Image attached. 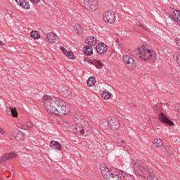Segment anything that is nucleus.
Returning <instances> with one entry per match:
<instances>
[{"label": "nucleus", "mask_w": 180, "mask_h": 180, "mask_svg": "<svg viewBox=\"0 0 180 180\" xmlns=\"http://www.w3.org/2000/svg\"><path fill=\"white\" fill-rule=\"evenodd\" d=\"M70 113V108L61 98H58V110H56V116H65Z\"/></svg>", "instance_id": "nucleus-5"}, {"label": "nucleus", "mask_w": 180, "mask_h": 180, "mask_svg": "<svg viewBox=\"0 0 180 180\" xmlns=\"http://www.w3.org/2000/svg\"><path fill=\"white\" fill-rule=\"evenodd\" d=\"M112 96V94L109 93L108 91H103L101 93V98L103 99H109Z\"/></svg>", "instance_id": "nucleus-26"}, {"label": "nucleus", "mask_w": 180, "mask_h": 180, "mask_svg": "<svg viewBox=\"0 0 180 180\" xmlns=\"http://www.w3.org/2000/svg\"><path fill=\"white\" fill-rule=\"evenodd\" d=\"M7 155L8 156V160H11V158H16V157H18V154L15 152L9 153Z\"/></svg>", "instance_id": "nucleus-36"}, {"label": "nucleus", "mask_w": 180, "mask_h": 180, "mask_svg": "<svg viewBox=\"0 0 180 180\" xmlns=\"http://www.w3.org/2000/svg\"><path fill=\"white\" fill-rule=\"evenodd\" d=\"M144 174H148L149 176H155V171L151 168H147L146 165L143 170H142V176H143Z\"/></svg>", "instance_id": "nucleus-15"}, {"label": "nucleus", "mask_w": 180, "mask_h": 180, "mask_svg": "<svg viewBox=\"0 0 180 180\" xmlns=\"http://www.w3.org/2000/svg\"><path fill=\"white\" fill-rule=\"evenodd\" d=\"M119 136H120V134L117 131H115L114 132L113 134V136L115 138V139H117V137H119Z\"/></svg>", "instance_id": "nucleus-44"}, {"label": "nucleus", "mask_w": 180, "mask_h": 180, "mask_svg": "<svg viewBox=\"0 0 180 180\" xmlns=\"http://www.w3.org/2000/svg\"><path fill=\"white\" fill-rule=\"evenodd\" d=\"M175 110H176V112H178V115L180 114V105H178L177 107H175Z\"/></svg>", "instance_id": "nucleus-45"}, {"label": "nucleus", "mask_w": 180, "mask_h": 180, "mask_svg": "<svg viewBox=\"0 0 180 180\" xmlns=\"http://www.w3.org/2000/svg\"><path fill=\"white\" fill-rule=\"evenodd\" d=\"M17 127H18V129H21L22 130H25V124H22V123H18Z\"/></svg>", "instance_id": "nucleus-38"}, {"label": "nucleus", "mask_w": 180, "mask_h": 180, "mask_svg": "<svg viewBox=\"0 0 180 180\" xmlns=\"http://www.w3.org/2000/svg\"><path fill=\"white\" fill-rule=\"evenodd\" d=\"M165 148L166 150V153H167L169 155H172V154H174V149L172 148V147L166 146L165 147Z\"/></svg>", "instance_id": "nucleus-32"}, {"label": "nucleus", "mask_w": 180, "mask_h": 180, "mask_svg": "<svg viewBox=\"0 0 180 180\" xmlns=\"http://www.w3.org/2000/svg\"><path fill=\"white\" fill-rule=\"evenodd\" d=\"M135 53H138L139 56V58L141 60H143V61H151V63H155L157 61V53L155 51L150 49H143L140 50V48H138Z\"/></svg>", "instance_id": "nucleus-2"}, {"label": "nucleus", "mask_w": 180, "mask_h": 180, "mask_svg": "<svg viewBox=\"0 0 180 180\" xmlns=\"http://www.w3.org/2000/svg\"><path fill=\"white\" fill-rule=\"evenodd\" d=\"M46 40H48L49 43H56V41H57V39L56 38H53L52 39L49 38Z\"/></svg>", "instance_id": "nucleus-41"}, {"label": "nucleus", "mask_w": 180, "mask_h": 180, "mask_svg": "<svg viewBox=\"0 0 180 180\" xmlns=\"http://www.w3.org/2000/svg\"><path fill=\"white\" fill-rule=\"evenodd\" d=\"M138 26H140V27H142V29H147V27H144L141 23L139 22Z\"/></svg>", "instance_id": "nucleus-48"}, {"label": "nucleus", "mask_w": 180, "mask_h": 180, "mask_svg": "<svg viewBox=\"0 0 180 180\" xmlns=\"http://www.w3.org/2000/svg\"><path fill=\"white\" fill-rule=\"evenodd\" d=\"M33 127V123L30 121L27 122L26 125H24L25 130H29Z\"/></svg>", "instance_id": "nucleus-33"}, {"label": "nucleus", "mask_w": 180, "mask_h": 180, "mask_svg": "<svg viewBox=\"0 0 180 180\" xmlns=\"http://www.w3.org/2000/svg\"><path fill=\"white\" fill-rule=\"evenodd\" d=\"M169 19L174 20L177 26H180V11L174 10L172 15H169Z\"/></svg>", "instance_id": "nucleus-12"}, {"label": "nucleus", "mask_w": 180, "mask_h": 180, "mask_svg": "<svg viewBox=\"0 0 180 180\" xmlns=\"http://www.w3.org/2000/svg\"><path fill=\"white\" fill-rule=\"evenodd\" d=\"M90 63L92 65H95V67H96L98 69H101L102 68V67H103V63H102V62H101L100 60H93L90 61Z\"/></svg>", "instance_id": "nucleus-22"}, {"label": "nucleus", "mask_w": 180, "mask_h": 180, "mask_svg": "<svg viewBox=\"0 0 180 180\" xmlns=\"http://www.w3.org/2000/svg\"><path fill=\"white\" fill-rule=\"evenodd\" d=\"M148 180H158V177L153 176H148Z\"/></svg>", "instance_id": "nucleus-42"}, {"label": "nucleus", "mask_w": 180, "mask_h": 180, "mask_svg": "<svg viewBox=\"0 0 180 180\" xmlns=\"http://www.w3.org/2000/svg\"><path fill=\"white\" fill-rule=\"evenodd\" d=\"M122 176L124 180H135L131 174H125L124 175L122 174Z\"/></svg>", "instance_id": "nucleus-34"}, {"label": "nucleus", "mask_w": 180, "mask_h": 180, "mask_svg": "<svg viewBox=\"0 0 180 180\" xmlns=\"http://www.w3.org/2000/svg\"><path fill=\"white\" fill-rule=\"evenodd\" d=\"M0 134H5V131L4 130V128L0 127Z\"/></svg>", "instance_id": "nucleus-47"}, {"label": "nucleus", "mask_w": 180, "mask_h": 180, "mask_svg": "<svg viewBox=\"0 0 180 180\" xmlns=\"http://www.w3.org/2000/svg\"><path fill=\"white\" fill-rule=\"evenodd\" d=\"M131 165L140 176H143V170H144L146 167V163H143V161L140 160H134L131 161Z\"/></svg>", "instance_id": "nucleus-6"}, {"label": "nucleus", "mask_w": 180, "mask_h": 180, "mask_svg": "<svg viewBox=\"0 0 180 180\" xmlns=\"http://www.w3.org/2000/svg\"><path fill=\"white\" fill-rule=\"evenodd\" d=\"M100 127L103 129V130H106L108 127H109V118L107 120H103L100 122Z\"/></svg>", "instance_id": "nucleus-21"}, {"label": "nucleus", "mask_w": 180, "mask_h": 180, "mask_svg": "<svg viewBox=\"0 0 180 180\" xmlns=\"http://www.w3.org/2000/svg\"><path fill=\"white\" fill-rule=\"evenodd\" d=\"M32 4H39L40 0H30Z\"/></svg>", "instance_id": "nucleus-46"}, {"label": "nucleus", "mask_w": 180, "mask_h": 180, "mask_svg": "<svg viewBox=\"0 0 180 180\" xmlns=\"http://www.w3.org/2000/svg\"><path fill=\"white\" fill-rule=\"evenodd\" d=\"M153 144L155 145V147H161L162 146V140L161 139H154Z\"/></svg>", "instance_id": "nucleus-28"}, {"label": "nucleus", "mask_w": 180, "mask_h": 180, "mask_svg": "<svg viewBox=\"0 0 180 180\" xmlns=\"http://www.w3.org/2000/svg\"><path fill=\"white\" fill-rule=\"evenodd\" d=\"M9 139H10L11 141H15V140H16V136H15L13 135H11L9 136Z\"/></svg>", "instance_id": "nucleus-43"}, {"label": "nucleus", "mask_w": 180, "mask_h": 180, "mask_svg": "<svg viewBox=\"0 0 180 180\" xmlns=\"http://www.w3.org/2000/svg\"><path fill=\"white\" fill-rule=\"evenodd\" d=\"M50 37H53V39H56V37H57V35L54 32L47 33L46 35V39H50Z\"/></svg>", "instance_id": "nucleus-35"}, {"label": "nucleus", "mask_w": 180, "mask_h": 180, "mask_svg": "<svg viewBox=\"0 0 180 180\" xmlns=\"http://www.w3.org/2000/svg\"><path fill=\"white\" fill-rule=\"evenodd\" d=\"M155 108H157V105H155V106H154V109H155Z\"/></svg>", "instance_id": "nucleus-51"}, {"label": "nucleus", "mask_w": 180, "mask_h": 180, "mask_svg": "<svg viewBox=\"0 0 180 180\" xmlns=\"http://www.w3.org/2000/svg\"><path fill=\"white\" fill-rule=\"evenodd\" d=\"M159 120L164 123L165 124H167V126H174V122H172L168 117L166 116L164 112H160L159 114Z\"/></svg>", "instance_id": "nucleus-11"}, {"label": "nucleus", "mask_w": 180, "mask_h": 180, "mask_svg": "<svg viewBox=\"0 0 180 180\" xmlns=\"http://www.w3.org/2000/svg\"><path fill=\"white\" fill-rule=\"evenodd\" d=\"M9 160V156L8 154H4L2 156L0 157V164H4L6 161H8Z\"/></svg>", "instance_id": "nucleus-30"}, {"label": "nucleus", "mask_w": 180, "mask_h": 180, "mask_svg": "<svg viewBox=\"0 0 180 180\" xmlns=\"http://www.w3.org/2000/svg\"><path fill=\"white\" fill-rule=\"evenodd\" d=\"M15 2L24 9H30V5L29 4V1L26 0H15Z\"/></svg>", "instance_id": "nucleus-16"}, {"label": "nucleus", "mask_w": 180, "mask_h": 180, "mask_svg": "<svg viewBox=\"0 0 180 180\" xmlns=\"http://www.w3.org/2000/svg\"><path fill=\"white\" fill-rule=\"evenodd\" d=\"M92 47L91 45H86L83 48L84 53L86 56H92L94 53L92 52Z\"/></svg>", "instance_id": "nucleus-20"}, {"label": "nucleus", "mask_w": 180, "mask_h": 180, "mask_svg": "<svg viewBox=\"0 0 180 180\" xmlns=\"http://www.w3.org/2000/svg\"><path fill=\"white\" fill-rule=\"evenodd\" d=\"M86 43L88 44V46H91L94 47V46H96V39L95 38V37H88L86 39Z\"/></svg>", "instance_id": "nucleus-18"}, {"label": "nucleus", "mask_w": 180, "mask_h": 180, "mask_svg": "<svg viewBox=\"0 0 180 180\" xmlns=\"http://www.w3.org/2000/svg\"><path fill=\"white\" fill-rule=\"evenodd\" d=\"M75 31L76 32L77 34H82L84 33V28L80 25H76Z\"/></svg>", "instance_id": "nucleus-25"}, {"label": "nucleus", "mask_w": 180, "mask_h": 180, "mask_svg": "<svg viewBox=\"0 0 180 180\" xmlns=\"http://www.w3.org/2000/svg\"><path fill=\"white\" fill-rule=\"evenodd\" d=\"M7 115L13 116V117H18V110H16V108H12L9 107L6 110Z\"/></svg>", "instance_id": "nucleus-17"}, {"label": "nucleus", "mask_w": 180, "mask_h": 180, "mask_svg": "<svg viewBox=\"0 0 180 180\" xmlns=\"http://www.w3.org/2000/svg\"><path fill=\"white\" fill-rule=\"evenodd\" d=\"M23 136H25L23 132L19 131L15 136V140H17V141H20L23 140V139H25Z\"/></svg>", "instance_id": "nucleus-27"}, {"label": "nucleus", "mask_w": 180, "mask_h": 180, "mask_svg": "<svg viewBox=\"0 0 180 180\" xmlns=\"http://www.w3.org/2000/svg\"><path fill=\"white\" fill-rule=\"evenodd\" d=\"M117 144L120 147H124V146L126 145V142L123 140L118 139L117 141Z\"/></svg>", "instance_id": "nucleus-37"}, {"label": "nucleus", "mask_w": 180, "mask_h": 180, "mask_svg": "<svg viewBox=\"0 0 180 180\" xmlns=\"http://www.w3.org/2000/svg\"><path fill=\"white\" fill-rule=\"evenodd\" d=\"M96 49L98 54H105V53L108 51V45L101 42V44H98V45L96 46Z\"/></svg>", "instance_id": "nucleus-13"}, {"label": "nucleus", "mask_w": 180, "mask_h": 180, "mask_svg": "<svg viewBox=\"0 0 180 180\" xmlns=\"http://www.w3.org/2000/svg\"><path fill=\"white\" fill-rule=\"evenodd\" d=\"M74 120L75 124H77V127H79L84 131H86V133H87V135L91 134V131H92V126L89 122V119L82 115V113L79 112H76L74 115Z\"/></svg>", "instance_id": "nucleus-1"}, {"label": "nucleus", "mask_w": 180, "mask_h": 180, "mask_svg": "<svg viewBox=\"0 0 180 180\" xmlns=\"http://www.w3.org/2000/svg\"><path fill=\"white\" fill-rule=\"evenodd\" d=\"M0 46H5V44H4L2 41H0Z\"/></svg>", "instance_id": "nucleus-49"}, {"label": "nucleus", "mask_w": 180, "mask_h": 180, "mask_svg": "<svg viewBox=\"0 0 180 180\" xmlns=\"http://www.w3.org/2000/svg\"><path fill=\"white\" fill-rule=\"evenodd\" d=\"M103 20L106 22V23H115V20H116V17L115 16V12L112 11H106L103 13Z\"/></svg>", "instance_id": "nucleus-8"}, {"label": "nucleus", "mask_w": 180, "mask_h": 180, "mask_svg": "<svg viewBox=\"0 0 180 180\" xmlns=\"http://www.w3.org/2000/svg\"><path fill=\"white\" fill-rule=\"evenodd\" d=\"M95 82H96V79L94 77H91L86 81L87 86H94L95 85Z\"/></svg>", "instance_id": "nucleus-24"}, {"label": "nucleus", "mask_w": 180, "mask_h": 180, "mask_svg": "<svg viewBox=\"0 0 180 180\" xmlns=\"http://www.w3.org/2000/svg\"><path fill=\"white\" fill-rule=\"evenodd\" d=\"M49 39H51V40H53V39H54V37H49Z\"/></svg>", "instance_id": "nucleus-50"}, {"label": "nucleus", "mask_w": 180, "mask_h": 180, "mask_svg": "<svg viewBox=\"0 0 180 180\" xmlns=\"http://www.w3.org/2000/svg\"><path fill=\"white\" fill-rule=\"evenodd\" d=\"M60 49L61 50V51H63V53L65 55L68 51H67V49H65V48H64V46H60Z\"/></svg>", "instance_id": "nucleus-40"}, {"label": "nucleus", "mask_w": 180, "mask_h": 180, "mask_svg": "<svg viewBox=\"0 0 180 180\" xmlns=\"http://www.w3.org/2000/svg\"><path fill=\"white\" fill-rule=\"evenodd\" d=\"M123 61L127 64V68H136L137 63L134 61V59L129 55H124L123 56Z\"/></svg>", "instance_id": "nucleus-9"}, {"label": "nucleus", "mask_w": 180, "mask_h": 180, "mask_svg": "<svg viewBox=\"0 0 180 180\" xmlns=\"http://www.w3.org/2000/svg\"><path fill=\"white\" fill-rule=\"evenodd\" d=\"M64 127H65V129H67V130L71 133H77L78 134H84L85 136H88V133L84 131V130L81 128V127H78L77 124H74L71 122H66L64 124Z\"/></svg>", "instance_id": "nucleus-4"}, {"label": "nucleus", "mask_w": 180, "mask_h": 180, "mask_svg": "<svg viewBox=\"0 0 180 180\" xmlns=\"http://www.w3.org/2000/svg\"><path fill=\"white\" fill-rule=\"evenodd\" d=\"M49 146L52 150H61V144L56 141H51Z\"/></svg>", "instance_id": "nucleus-19"}, {"label": "nucleus", "mask_w": 180, "mask_h": 180, "mask_svg": "<svg viewBox=\"0 0 180 180\" xmlns=\"http://www.w3.org/2000/svg\"><path fill=\"white\" fill-rule=\"evenodd\" d=\"M51 98H53V97H50V96L45 95L43 96V100L46 101V102H48V101H50V99H51Z\"/></svg>", "instance_id": "nucleus-39"}, {"label": "nucleus", "mask_w": 180, "mask_h": 180, "mask_svg": "<svg viewBox=\"0 0 180 180\" xmlns=\"http://www.w3.org/2000/svg\"><path fill=\"white\" fill-rule=\"evenodd\" d=\"M30 37H32V39H34V40H39V39H40L41 37V35L37 31H32L30 32Z\"/></svg>", "instance_id": "nucleus-23"}, {"label": "nucleus", "mask_w": 180, "mask_h": 180, "mask_svg": "<svg viewBox=\"0 0 180 180\" xmlns=\"http://www.w3.org/2000/svg\"><path fill=\"white\" fill-rule=\"evenodd\" d=\"M84 5L85 9L94 12L98 8V0H84Z\"/></svg>", "instance_id": "nucleus-7"}, {"label": "nucleus", "mask_w": 180, "mask_h": 180, "mask_svg": "<svg viewBox=\"0 0 180 180\" xmlns=\"http://www.w3.org/2000/svg\"><path fill=\"white\" fill-rule=\"evenodd\" d=\"M109 122V127H110L111 130H117L119 127H120V123L119 122V120L115 117H110L108 118Z\"/></svg>", "instance_id": "nucleus-10"}, {"label": "nucleus", "mask_w": 180, "mask_h": 180, "mask_svg": "<svg viewBox=\"0 0 180 180\" xmlns=\"http://www.w3.org/2000/svg\"><path fill=\"white\" fill-rule=\"evenodd\" d=\"M58 99L59 98L52 97L48 101L45 102V110H46V112H48L49 113H53V115H57Z\"/></svg>", "instance_id": "nucleus-3"}, {"label": "nucleus", "mask_w": 180, "mask_h": 180, "mask_svg": "<svg viewBox=\"0 0 180 180\" xmlns=\"http://www.w3.org/2000/svg\"><path fill=\"white\" fill-rule=\"evenodd\" d=\"M60 95L63 96V98H68L70 95H71V89L68 86H63L60 89Z\"/></svg>", "instance_id": "nucleus-14"}, {"label": "nucleus", "mask_w": 180, "mask_h": 180, "mask_svg": "<svg viewBox=\"0 0 180 180\" xmlns=\"http://www.w3.org/2000/svg\"><path fill=\"white\" fill-rule=\"evenodd\" d=\"M69 60H75V56H74V53L72 51H70L66 52V54L65 55Z\"/></svg>", "instance_id": "nucleus-31"}, {"label": "nucleus", "mask_w": 180, "mask_h": 180, "mask_svg": "<svg viewBox=\"0 0 180 180\" xmlns=\"http://www.w3.org/2000/svg\"><path fill=\"white\" fill-rule=\"evenodd\" d=\"M173 58L175 61H176V63L179 64V65L180 66V53L178 52H175L173 54Z\"/></svg>", "instance_id": "nucleus-29"}]
</instances>
